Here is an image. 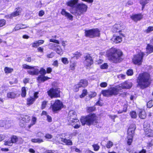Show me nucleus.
Returning a JSON list of instances; mask_svg holds the SVG:
<instances>
[{"mask_svg": "<svg viewBox=\"0 0 153 153\" xmlns=\"http://www.w3.org/2000/svg\"><path fill=\"white\" fill-rule=\"evenodd\" d=\"M96 110V107L95 105L87 107L86 108V111L89 114L87 115L83 116L81 117L80 121L82 126H84L86 125L90 126L98 123V117L97 115L95 113H92Z\"/></svg>", "mask_w": 153, "mask_h": 153, "instance_id": "1", "label": "nucleus"}, {"mask_svg": "<svg viewBox=\"0 0 153 153\" xmlns=\"http://www.w3.org/2000/svg\"><path fill=\"white\" fill-rule=\"evenodd\" d=\"M106 55L108 60L114 63H120L123 59L122 51L114 47H111L107 51Z\"/></svg>", "mask_w": 153, "mask_h": 153, "instance_id": "2", "label": "nucleus"}, {"mask_svg": "<svg viewBox=\"0 0 153 153\" xmlns=\"http://www.w3.org/2000/svg\"><path fill=\"white\" fill-rule=\"evenodd\" d=\"M152 81L150 74L146 72H143L140 74L137 77V86L141 89H143L149 86Z\"/></svg>", "mask_w": 153, "mask_h": 153, "instance_id": "3", "label": "nucleus"}, {"mask_svg": "<svg viewBox=\"0 0 153 153\" xmlns=\"http://www.w3.org/2000/svg\"><path fill=\"white\" fill-rule=\"evenodd\" d=\"M120 87L116 86L103 90L101 91V94L104 97H111L113 96H116L119 94V92L121 91L120 89L119 88Z\"/></svg>", "mask_w": 153, "mask_h": 153, "instance_id": "4", "label": "nucleus"}, {"mask_svg": "<svg viewBox=\"0 0 153 153\" xmlns=\"http://www.w3.org/2000/svg\"><path fill=\"white\" fill-rule=\"evenodd\" d=\"M88 6L85 4L83 3H78L74 11H71V13L76 16H81L86 12L87 10Z\"/></svg>", "mask_w": 153, "mask_h": 153, "instance_id": "5", "label": "nucleus"}, {"mask_svg": "<svg viewBox=\"0 0 153 153\" xmlns=\"http://www.w3.org/2000/svg\"><path fill=\"white\" fill-rule=\"evenodd\" d=\"M100 31L98 28H94L85 30V36L90 38L100 37Z\"/></svg>", "mask_w": 153, "mask_h": 153, "instance_id": "6", "label": "nucleus"}, {"mask_svg": "<svg viewBox=\"0 0 153 153\" xmlns=\"http://www.w3.org/2000/svg\"><path fill=\"white\" fill-rule=\"evenodd\" d=\"M70 123L68 125H71L73 126L75 125L73 127L75 129H78L81 127L79 120L78 119L76 114L75 112H73L72 114L70 116L69 120Z\"/></svg>", "mask_w": 153, "mask_h": 153, "instance_id": "7", "label": "nucleus"}, {"mask_svg": "<svg viewBox=\"0 0 153 153\" xmlns=\"http://www.w3.org/2000/svg\"><path fill=\"white\" fill-rule=\"evenodd\" d=\"M49 41L50 42L56 43L50 44L52 49L54 50L59 55H61L63 53V50L61 48V46L58 45L59 44L60 42L58 40L51 39H49Z\"/></svg>", "mask_w": 153, "mask_h": 153, "instance_id": "8", "label": "nucleus"}, {"mask_svg": "<svg viewBox=\"0 0 153 153\" xmlns=\"http://www.w3.org/2000/svg\"><path fill=\"white\" fill-rule=\"evenodd\" d=\"M64 105L63 102L59 99L55 100L53 103L50 106V108L54 113H57L60 111L64 108Z\"/></svg>", "mask_w": 153, "mask_h": 153, "instance_id": "9", "label": "nucleus"}, {"mask_svg": "<svg viewBox=\"0 0 153 153\" xmlns=\"http://www.w3.org/2000/svg\"><path fill=\"white\" fill-rule=\"evenodd\" d=\"M61 92L60 89L58 88H51L47 92L48 96L51 99L60 98Z\"/></svg>", "mask_w": 153, "mask_h": 153, "instance_id": "10", "label": "nucleus"}, {"mask_svg": "<svg viewBox=\"0 0 153 153\" xmlns=\"http://www.w3.org/2000/svg\"><path fill=\"white\" fill-rule=\"evenodd\" d=\"M144 54L140 52L134 55L132 59V62L135 65H140L142 64Z\"/></svg>", "mask_w": 153, "mask_h": 153, "instance_id": "11", "label": "nucleus"}, {"mask_svg": "<svg viewBox=\"0 0 153 153\" xmlns=\"http://www.w3.org/2000/svg\"><path fill=\"white\" fill-rule=\"evenodd\" d=\"M39 91H35L33 94V96H30L26 99V105L29 107L33 104L36 100L39 98Z\"/></svg>", "mask_w": 153, "mask_h": 153, "instance_id": "12", "label": "nucleus"}, {"mask_svg": "<svg viewBox=\"0 0 153 153\" xmlns=\"http://www.w3.org/2000/svg\"><path fill=\"white\" fill-rule=\"evenodd\" d=\"M144 134L146 137H153V130L151 129L149 123H145L143 125Z\"/></svg>", "mask_w": 153, "mask_h": 153, "instance_id": "13", "label": "nucleus"}, {"mask_svg": "<svg viewBox=\"0 0 153 153\" xmlns=\"http://www.w3.org/2000/svg\"><path fill=\"white\" fill-rule=\"evenodd\" d=\"M84 63L86 68H90L94 64V60L90 54L87 53L86 55L84 56Z\"/></svg>", "mask_w": 153, "mask_h": 153, "instance_id": "14", "label": "nucleus"}, {"mask_svg": "<svg viewBox=\"0 0 153 153\" xmlns=\"http://www.w3.org/2000/svg\"><path fill=\"white\" fill-rule=\"evenodd\" d=\"M123 29V25L121 24L116 23L113 26L111 31L113 33H119L120 36L125 37V35L121 33Z\"/></svg>", "mask_w": 153, "mask_h": 153, "instance_id": "15", "label": "nucleus"}, {"mask_svg": "<svg viewBox=\"0 0 153 153\" xmlns=\"http://www.w3.org/2000/svg\"><path fill=\"white\" fill-rule=\"evenodd\" d=\"M10 141H5L4 145L5 146H11L13 145V143H17L18 141V139L17 136L16 135H12L10 138Z\"/></svg>", "mask_w": 153, "mask_h": 153, "instance_id": "16", "label": "nucleus"}, {"mask_svg": "<svg viewBox=\"0 0 153 153\" xmlns=\"http://www.w3.org/2000/svg\"><path fill=\"white\" fill-rule=\"evenodd\" d=\"M136 128V125L135 124L132 123L130 124L127 131V135L134 137Z\"/></svg>", "mask_w": 153, "mask_h": 153, "instance_id": "17", "label": "nucleus"}, {"mask_svg": "<svg viewBox=\"0 0 153 153\" xmlns=\"http://www.w3.org/2000/svg\"><path fill=\"white\" fill-rule=\"evenodd\" d=\"M143 16L141 13L133 14L131 16V19L135 22L140 20L143 18Z\"/></svg>", "mask_w": 153, "mask_h": 153, "instance_id": "18", "label": "nucleus"}, {"mask_svg": "<svg viewBox=\"0 0 153 153\" xmlns=\"http://www.w3.org/2000/svg\"><path fill=\"white\" fill-rule=\"evenodd\" d=\"M78 1L79 0H70L66 3V4L73 9L76 6Z\"/></svg>", "mask_w": 153, "mask_h": 153, "instance_id": "19", "label": "nucleus"}, {"mask_svg": "<svg viewBox=\"0 0 153 153\" xmlns=\"http://www.w3.org/2000/svg\"><path fill=\"white\" fill-rule=\"evenodd\" d=\"M61 13L62 15L65 16V17H67L71 20H72L73 19V16L71 14L67 12L65 9H63L61 11Z\"/></svg>", "mask_w": 153, "mask_h": 153, "instance_id": "20", "label": "nucleus"}, {"mask_svg": "<svg viewBox=\"0 0 153 153\" xmlns=\"http://www.w3.org/2000/svg\"><path fill=\"white\" fill-rule=\"evenodd\" d=\"M78 85L81 87L85 88L88 85V82L85 79H82L80 80L78 83Z\"/></svg>", "mask_w": 153, "mask_h": 153, "instance_id": "21", "label": "nucleus"}, {"mask_svg": "<svg viewBox=\"0 0 153 153\" xmlns=\"http://www.w3.org/2000/svg\"><path fill=\"white\" fill-rule=\"evenodd\" d=\"M51 78L45 75H39L37 78V80L40 82H44L45 81L50 79Z\"/></svg>", "mask_w": 153, "mask_h": 153, "instance_id": "22", "label": "nucleus"}, {"mask_svg": "<svg viewBox=\"0 0 153 153\" xmlns=\"http://www.w3.org/2000/svg\"><path fill=\"white\" fill-rule=\"evenodd\" d=\"M139 117L142 119H145L146 117V114L145 111L143 109H140L138 113Z\"/></svg>", "mask_w": 153, "mask_h": 153, "instance_id": "23", "label": "nucleus"}, {"mask_svg": "<svg viewBox=\"0 0 153 153\" xmlns=\"http://www.w3.org/2000/svg\"><path fill=\"white\" fill-rule=\"evenodd\" d=\"M44 41L43 40H39L36 41L32 44V47L33 48H37L39 45L43 44Z\"/></svg>", "mask_w": 153, "mask_h": 153, "instance_id": "24", "label": "nucleus"}, {"mask_svg": "<svg viewBox=\"0 0 153 153\" xmlns=\"http://www.w3.org/2000/svg\"><path fill=\"white\" fill-rule=\"evenodd\" d=\"M61 141L63 142L65 145L71 146L73 145L72 141L70 139H67L65 138H62Z\"/></svg>", "mask_w": 153, "mask_h": 153, "instance_id": "25", "label": "nucleus"}, {"mask_svg": "<svg viewBox=\"0 0 153 153\" xmlns=\"http://www.w3.org/2000/svg\"><path fill=\"white\" fill-rule=\"evenodd\" d=\"M113 37H115L114 39V42L116 44L120 43L122 41V38L120 36L114 35Z\"/></svg>", "mask_w": 153, "mask_h": 153, "instance_id": "26", "label": "nucleus"}, {"mask_svg": "<svg viewBox=\"0 0 153 153\" xmlns=\"http://www.w3.org/2000/svg\"><path fill=\"white\" fill-rule=\"evenodd\" d=\"M146 52L149 54L153 52V46L149 44H148L146 48Z\"/></svg>", "mask_w": 153, "mask_h": 153, "instance_id": "27", "label": "nucleus"}, {"mask_svg": "<svg viewBox=\"0 0 153 153\" xmlns=\"http://www.w3.org/2000/svg\"><path fill=\"white\" fill-rule=\"evenodd\" d=\"M133 137L129 136H127L126 143L128 146H130L131 145L133 142Z\"/></svg>", "mask_w": 153, "mask_h": 153, "instance_id": "28", "label": "nucleus"}, {"mask_svg": "<svg viewBox=\"0 0 153 153\" xmlns=\"http://www.w3.org/2000/svg\"><path fill=\"white\" fill-rule=\"evenodd\" d=\"M16 97V94L13 92H9L7 94V97L9 98L13 99Z\"/></svg>", "mask_w": 153, "mask_h": 153, "instance_id": "29", "label": "nucleus"}, {"mask_svg": "<svg viewBox=\"0 0 153 153\" xmlns=\"http://www.w3.org/2000/svg\"><path fill=\"white\" fill-rule=\"evenodd\" d=\"M27 95V90L26 87H22L21 88V96L22 97H25Z\"/></svg>", "mask_w": 153, "mask_h": 153, "instance_id": "30", "label": "nucleus"}, {"mask_svg": "<svg viewBox=\"0 0 153 153\" xmlns=\"http://www.w3.org/2000/svg\"><path fill=\"white\" fill-rule=\"evenodd\" d=\"M39 69H35L33 71L29 70L27 71L28 73L31 75H38L39 74Z\"/></svg>", "mask_w": 153, "mask_h": 153, "instance_id": "31", "label": "nucleus"}, {"mask_svg": "<svg viewBox=\"0 0 153 153\" xmlns=\"http://www.w3.org/2000/svg\"><path fill=\"white\" fill-rule=\"evenodd\" d=\"M149 0H140V3L142 6V10H143L145 8V5L149 3Z\"/></svg>", "mask_w": 153, "mask_h": 153, "instance_id": "32", "label": "nucleus"}, {"mask_svg": "<svg viewBox=\"0 0 153 153\" xmlns=\"http://www.w3.org/2000/svg\"><path fill=\"white\" fill-rule=\"evenodd\" d=\"M48 101L44 100L41 102V108L42 110H43L48 105Z\"/></svg>", "mask_w": 153, "mask_h": 153, "instance_id": "33", "label": "nucleus"}, {"mask_svg": "<svg viewBox=\"0 0 153 153\" xmlns=\"http://www.w3.org/2000/svg\"><path fill=\"white\" fill-rule=\"evenodd\" d=\"M13 71V68L8 67H5L4 68V71L6 74H8L12 72Z\"/></svg>", "mask_w": 153, "mask_h": 153, "instance_id": "34", "label": "nucleus"}, {"mask_svg": "<svg viewBox=\"0 0 153 153\" xmlns=\"http://www.w3.org/2000/svg\"><path fill=\"white\" fill-rule=\"evenodd\" d=\"M31 141L34 143H40L42 142H43V140L42 139H40L39 138L35 139L33 138L31 140Z\"/></svg>", "mask_w": 153, "mask_h": 153, "instance_id": "35", "label": "nucleus"}, {"mask_svg": "<svg viewBox=\"0 0 153 153\" xmlns=\"http://www.w3.org/2000/svg\"><path fill=\"white\" fill-rule=\"evenodd\" d=\"M127 110V106L126 105L123 106V109L122 110H119L117 111L118 114H121L123 112H126Z\"/></svg>", "mask_w": 153, "mask_h": 153, "instance_id": "36", "label": "nucleus"}, {"mask_svg": "<svg viewBox=\"0 0 153 153\" xmlns=\"http://www.w3.org/2000/svg\"><path fill=\"white\" fill-rule=\"evenodd\" d=\"M87 90L86 89H84L82 91V93L79 96L80 98H82L86 96L87 94Z\"/></svg>", "mask_w": 153, "mask_h": 153, "instance_id": "37", "label": "nucleus"}, {"mask_svg": "<svg viewBox=\"0 0 153 153\" xmlns=\"http://www.w3.org/2000/svg\"><path fill=\"white\" fill-rule=\"evenodd\" d=\"M35 67L31 66L26 64H24L22 65V68L25 69H34Z\"/></svg>", "mask_w": 153, "mask_h": 153, "instance_id": "38", "label": "nucleus"}, {"mask_svg": "<svg viewBox=\"0 0 153 153\" xmlns=\"http://www.w3.org/2000/svg\"><path fill=\"white\" fill-rule=\"evenodd\" d=\"M130 115L132 118L135 119L137 118L136 113L135 111H131L130 113Z\"/></svg>", "mask_w": 153, "mask_h": 153, "instance_id": "39", "label": "nucleus"}, {"mask_svg": "<svg viewBox=\"0 0 153 153\" xmlns=\"http://www.w3.org/2000/svg\"><path fill=\"white\" fill-rule=\"evenodd\" d=\"M146 106L148 108H150L153 106V100H151L149 101L146 104Z\"/></svg>", "mask_w": 153, "mask_h": 153, "instance_id": "40", "label": "nucleus"}, {"mask_svg": "<svg viewBox=\"0 0 153 153\" xmlns=\"http://www.w3.org/2000/svg\"><path fill=\"white\" fill-rule=\"evenodd\" d=\"M113 144L112 142L109 140L107 142V144L105 145L106 147L108 149L111 148L113 146Z\"/></svg>", "mask_w": 153, "mask_h": 153, "instance_id": "41", "label": "nucleus"}, {"mask_svg": "<svg viewBox=\"0 0 153 153\" xmlns=\"http://www.w3.org/2000/svg\"><path fill=\"white\" fill-rule=\"evenodd\" d=\"M81 87L78 83L76 84L73 87V90L75 92H78L79 89V88H80Z\"/></svg>", "mask_w": 153, "mask_h": 153, "instance_id": "42", "label": "nucleus"}, {"mask_svg": "<svg viewBox=\"0 0 153 153\" xmlns=\"http://www.w3.org/2000/svg\"><path fill=\"white\" fill-rule=\"evenodd\" d=\"M39 74H41V75H45L46 74V71L43 68H41L40 70H39Z\"/></svg>", "mask_w": 153, "mask_h": 153, "instance_id": "43", "label": "nucleus"}, {"mask_svg": "<svg viewBox=\"0 0 153 153\" xmlns=\"http://www.w3.org/2000/svg\"><path fill=\"white\" fill-rule=\"evenodd\" d=\"M21 12L20 10H16L11 13L13 17L19 15L20 13Z\"/></svg>", "mask_w": 153, "mask_h": 153, "instance_id": "44", "label": "nucleus"}, {"mask_svg": "<svg viewBox=\"0 0 153 153\" xmlns=\"http://www.w3.org/2000/svg\"><path fill=\"white\" fill-rule=\"evenodd\" d=\"M94 150L95 151H97L99 150L100 148L99 146L97 144H94L92 145Z\"/></svg>", "mask_w": 153, "mask_h": 153, "instance_id": "45", "label": "nucleus"}, {"mask_svg": "<svg viewBox=\"0 0 153 153\" xmlns=\"http://www.w3.org/2000/svg\"><path fill=\"white\" fill-rule=\"evenodd\" d=\"M6 23V20L4 19H0V27H2L5 25Z\"/></svg>", "mask_w": 153, "mask_h": 153, "instance_id": "46", "label": "nucleus"}, {"mask_svg": "<svg viewBox=\"0 0 153 153\" xmlns=\"http://www.w3.org/2000/svg\"><path fill=\"white\" fill-rule=\"evenodd\" d=\"M6 120H0V127H3L5 126L7 124Z\"/></svg>", "mask_w": 153, "mask_h": 153, "instance_id": "47", "label": "nucleus"}, {"mask_svg": "<svg viewBox=\"0 0 153 153\" xmlns=\"http://www.w3.org/2000/svg\"><path fill=\"white\" fill-rule=\"evenodd\" d=\"M23 120L24 121L25 123H29L30 120V117L28 116H26L25 117L22 118Z\"/></svg>", "mask_w": 153, "mask_h": 153, "instance_id": "48", "label": "nucleus"}, {"mask_svg": "<svg viewBox=\"0 0 153 153\" xmlns=\"http://www.w3.org/2000/svg\"><path fill=\"white\" fill-rule=\"evenodd\" d=\"M62 62L64 64L66 65L68 63L69 61L67 58L63 57L61 59Z\"/></svg>", "mask_w": 153, "mask_h": 153, "instance_id": "49", "label": "nucleus"}, {"mask_svg": "<svg viewBox=\"0 0 153 153\" xmlns=\"http://www.w3.org/2000/svg\"><path fill=\"white\" fill-rule=\"evenodd\" d=\"M108 67V65L107 63H105L100 65V68L102 69H107Z\"/></svg>", "mask_w": 153, "mask_h": 153, "instance_id": "50", "label": "nucleus"}, {"mask_svg": "<svg viewBox=\"0 0 153 153\" xmlns=\"http://www.w3.org/2000/svg\"><path fill=\"white\" fill-rule=\"evenodd\" d=\"M74 57L78 59L82 55V54L80 53L77 51L74 53Z\"/></svg>", "mask_w": 153, "mask_h": 153, "instance_id": "51", "label": "nucleus"}, {"mask_svg": "<svg viewBox=\"0 0 153 153\" xmlns=\"http://www.w3.org/2000/svg\"><path fill=\"white\" fill-rule=\"evenodd\" d=\"M153 31V26L148 27L146 30V32L147 33H149L150 32Z\"/></svg>", "mask_w": 153, "mask_h": 153, "instance_id": "52", "label": "nucleus"}, {"mask_svg": "<svg viewBox=\"0 0 153 153\" xmlns=\"http://www.w3.org/2000/svg\"><path fill=\"white\" fill-rule=\"evenodd\" d=\"M76 66V64L75 62H73L69 66L70 69L72 71H74L75 69Z\"/></svg>", "mask_w": 153, "mask_h": 153, "instance_id": "53", "label": "nucleus"}, {"mask_svg": "<svg viewBox=\"0 0 153 153\" xmlns=\"http://www.w3.org/2000/svg\"><path fill=\"white\" fill-rule=\"evenodd\" d=\"M126 73L128 76H132L133 74V71L131 69H129L127 71Z\"/></svg>", "mask_w": 153, "mask_h": 153, "instance_id": "54", "label": "nucleus"}, {"mask_svg": "<svg viewBox=\"0 0 153 153\" xmlns=\"http://www.w3.org/2000/svg\"><path fill=\"white\" fill-rule=\"evenodd\" d=\"M97 95V93L95 92H91V93L88 96L90 98L95 97Z\"/></svg>", "mask_w": 153, "mask_h": 153, "instance_id": "55", "label": "nucleus"}, {"mask_svg": "<svg viewBox=\"0 0 153 153\" xmlns=\"http://www.w3.org/2000/svg\"><path fill=\"white\" fill-rule=\"evenodd\" d=\"M107 85V83L105 82H102L100 84V86L102 88L106 87Z\"/></svg>", "mask_w": 153, "mask_h": 153, "instance_id": "56", "label": "nucleus"}, {"mask_svg": "<svg viewBox=\"0 0 153 153\" xmlns=\"http://www.w3.org/2000/svg\"><path fill=\"white\" fill-rule=\"evenodd\" d=\"M37 118L36 117L33 116L31 119V123L33 125H35L36 122Z\"/></svg>", "mask_w": 153, "mask_h": 153, "instance_id": "57", "label": "nucleus"}, {"mask_svg": "<svg viewBox=\"0 0 153 153\" xmlns=\"http://www.w3.org/2000/svg\"><path fill=\"white\" fill-rule=\"evenodd\" d=\"M46 74H50L52 72V70L51 67H48L47 68L46 70Z\"/></svg>", "mask_w": 153, "mask_h": 153, "instance_id": "58", "label": "nucleus"}, {"mask_svg": "<svg viewBox=\"0 0 153 153\" xmlns=\"http://www.w3.org/2000/svg\"><path fill=\"white\" fill-rule=\"evenodd\" d=\"M52 65L56 67H57L58 66V62L57 60H56L54 61L52 64Z\"/></svg>", "mask_w": 153, "mask_h": 153, "instance_id": "59", "label": "nucleus"}, {"mask_svg": "<svg viewBox=\"0 0 153 153\" xmlns=\"http://www.w3.org/2000/svg\"><path fill=\"white\" fill-rule=\"evenodd\" d=\"M44 11L42 10H41L39 12V16L40 17H42L44 15Z\"/></svg>", "mask_w": 153, "mask_h": 153, "instance_id": "60", "label": "nucleus"}, {"mask_svg": "<svg viewBox=\"0 0 153 153\" xmlns=\"http://www.w3.org/2000/svg\"><path fill=\"white\" fill-rule=\"evenodd\" d=\"M45 137L47 139H50L52 138L53 136L50 134H45Z\"/></svg>", "mask_w": 153, "mask_h": 153, "instance_id": "61", "label": "nucleus"}, {"mask_svg": "<svg viewBox=\"0 0 153 153\" xmlns=\"http://www.w3.org/2000/svg\"><path fill=\"white\" fill-rule=\"evenodd\" d=\"M29 78H25L23 80V82L25 85H26L27 83L29 82Z\"/></svg>", "mask_w": 153, "mask_h": 153, "instance_id": "62", "label": "nucleus"}, {"mask_svg": "<svg viewBox=\"0 0 153 153\" xmlns=\"http://www.w3.org/2000/svg\"><path fill=\"white\" fill-rule=\"evenodd\" d=\"M4 17L6 19H12L13 18L11 13L5 15L4 16Z\"/></svg>", "mask_w": 153, "mask_h": 153, "instance_id": "63", "label": "nucleus"}, {"mask_svg": "<svg viewBox=\"0 0 153 153\" xmlns=\"http://www.w3.org/2000/svg\"><path fill=\"white\" fill-rule=\"evenodd\" d=\"M47 120L48 122H51L52 121V119L51 117L49 115H47Z\"/></svg>", "mask_w": 153, "mask_h": 153, "instance_id": "64", "label": "nucleus"}]
</instances>
